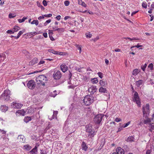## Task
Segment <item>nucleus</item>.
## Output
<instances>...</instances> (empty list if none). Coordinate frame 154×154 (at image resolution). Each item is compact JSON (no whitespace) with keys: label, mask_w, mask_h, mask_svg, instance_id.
I'll use <instances>...</instances> for the list:
<instances>
[{"label":"nucleus","mask_w":154,"mask_h":154,"mask_svg":"<svg viewBox=\"0 0 154 154\" xmlns=\"http://www.w3.org/2000/svg\"><path fill=\"white\" fill-rule=\"evenodd\" d=\"M61 75L60 71H58L57 72H54L53 74V76L54 79L57 80L60 79L61 77Z\"/></svg>","instance_id":"8"},{"label":"nucleus","mask_w":154,"mask_h":154,"mask_svg":"<svg viewBox=\"0 0 154 154\" xmlns=\"http://www.w3.org/2000/svg\"><path fill=\"white\" fill-rule=\"evenodd\" d=\"M27 17H23L22 19H19L18 20V22L19 23H21L27 19Z\"/></svg>","instance_id":"33"},{"label":"nucleus","mask_w":154,"mask_h":154,"mask_svg":"<svg viewBox=\"0 0 154 154\" xmlns=\"http://www.w3.org/2000/svg\"><path fill=\"white\" fill-rule=\"evenodd\" d=\"M94 98L92 95L86 96L83 100V102L85 105L89 106L94 101Z\"/></svg>","instance_id":"1"},{"label":"nucleus","mask_w":154,"mask_h":154,"mask_svg":"<svg viewBox=\"0 0 154 154\" xmlns=\"http://www.w3.org/2000/svg\"><path fill=\"white\" fill-rule=\"evenodd\" d=\"M149 127L150 128L149 129V131L152 132V130L154 129V125H152L151 123H149Z\"/></svg>","instance_id":"28"},{"label":"nucleus","mask_w":154,"mask_h":154,"mask_svg":"<svg viewBox=\"0 0 154 154\" xmlns=\"http://www.w3.org/2000/svg\"><path fill=\"white\" fill-rule=\"evenodd\" d=\"M10 91L8 90H5L4 92L2 94L1 98L2 100L8 101L10 99Z\"/></svg>","instance_id":"4"},{"label":"nucleus","mask_w":154,"mask_h":154,"mask_svg":"<svg viewBox=\"0 0 154 154\" xmlns=\"http://www.w3.org/2000/svg\"><path fill=\"white\" fill-rule=\"evenodd\" d=\"M64 4L65 6H67L69 5V2L68 1H65L64 2Z\"/></svg>","instance_id":"47"},{"label":"nucleus","mask_w":154,"mask_h":154,"mask_svg":"<svg viewBox=\"0 0 154 154\" xmlns=\"http://www.w3.org/2000/svg\"><path fill=\"white\" fill-rule=\"evenodd\" d=\"M142 7L145 9H146L147 8V4L145 2H143L142 4Z\"/></svg>","instance_id":"31"},{"label":"nucleus","mask_w":154,"mask_h":154,"mask_svg":"<svg viewBox=\"0 0 154 154\" xmlns=\"http://www.w3.org/2000/svg\"><path fill=\"white\" fill-rule=\"evenodd\" d=\"M143 117L144 118H147V117H148L150 113L149 104H147L146 105L143 106Z\"/></svg>","instance_id":"3"},{"label":"nucleus","mask_w":154,"mask_h":154,"mask_svg":"<svg viewBox=\"0 0 154 154\" xmlns=\"http://www.w3.org/2000/svg\"><path fill=\"white\" fill-rule=\"evenodd\" d=\"M31 117L29 116H27L25 117L24 119V122L26 123L28 122L29 121H31Z\"/></svg>","instance_id":"22"},{"label":"nucleus","mask_w":154,"mask_h":154,"mask_svg":"<svg viewBox=\"0 0 154 154\" xmlns=\"http://www.w3.org/2000/svg\"><path fill=\"white\" fill-rule=\"evenodd\" d=\"M148 68H150V70H152L153 68V64L152 63H150L148 65Z\"/></svg>","instance_id":"39"},{"label":"nucleus","mask_w":154,"mask_h":154,"mask_svg":"<svg viewBox=\"0 0 154 154\" xmlns=\"http://www.w3.org/2000/svg\"><path fill=\"white\" fill-rule=\"evenodd\" d=\"M122 149L121 147H118L116 149V151H117L116 153H119L121 151V150L122 151Z\"/></svg>","instance_id":"46"},{"label":"nucleus","mask_w":154,"mask_h":154,"mask_svg":"<svg viewBox=\"0 0 154 154\" xmlns=\"http://www.w3.org/2000/svg\"><path fill=\"white\" fill-rule=\"evenodd\" d=\"M147 66V64L145 63L143 66H141V68L143 71H144L145 70V68Z\"/></svg>","instance_id":"40"},{"label":"nucleus","mask_w":154,"mask_h":154,"mask_svg":"<svg viewBox=\"0 0 154 154\" xmlns=\"http://www.w3.org/2000/svg\"><path fill=\"white\" fill-rule=\"evenodd\" d=\"M151 152V150L150 149H148L147 150L146 154H150Z\"/></svg>","instance_id":"61"},{"label":"nucleus","mask_w":154,"mask_h":154,"mask_svg":"<svg viewBox=\"0 0 154 154\" xmlns=\"http://www.w3.org/2000/svg\"><path fill=\"white\" fill-rule=\"evenodd\" d=\"M37 147L36 146L35 147L33 148L30 151V152L32 154H34L36 153L37 152Z\"/></svg>","instance_id":"24"},{"label":"nucleus","mask_w":154,"mask_h":154,"mask_svg":"<svg viewBox=\"0 0 154 154\" xmlns=\"http://www.w3.org/2000/svg\"><path fill=\"white\" fill-rule=\"evenodd\" d=\"M139 73L138 70L137 69H134L133 70L132 74L133 75H136Z\"/></svg>","instance_id":"27"},{"label":"nucleus","mask_w":154,"mask_h":154,"mask_svg":"<svg viewBox=\"0 0 154 154\" xmlns=\"http://www.w3.org/2000/svg\"><path fill=\"white\" fill-rule=\"evenodd\" d=\"M46 80H47V78L44 75H40L36 78V81L37 84H41L43 86L45 85Z\"/></svg>","instance_id":"2"},{"label":"nucleus","mask_w":154,"mask_h":154,"mask_svg":"<svg viewBox=\"0 0 154 154\" xmlns=\"http://www.w3.org/2000/svg\"><path fill=\"white\" fill-rule=\"evenodd\" d=\"M52 15L51 14H45L44 15V17H51L52 16Z\"/></svg>","instance_id":"52"},{"label":"nucleus","mask_w":154,"mask_h":154,"mask_svg":"<svg viewBox=\"0 0 154 154\" xmlns=\"http://www.w3.org/2000/svg\"><path fill=\"white\" fill-rule=\"evenodd\" d=\"M24 32V30L20 31L18 34V36L20 37Z\"/></svg>","instance_id":"44"},{"label":"nucleus","mask_w":154,"mask_h":154,"mask_svg":"<svg viewBox=\"0 0 154 154\" xmlns=\"http://www.w3.org/2000/svg\"><path fill=\"white\" fill-rule=\"evenodd\" d=\"M11 106L14 108L20 109L22 106V105L15 102H13L11 104Z\"/></svg>","instance_id":"9"},{"label":"nucleus","mask_w":154,"mask_h":154,"mask_svg":"<svg viewBox=\"0 0 154 154\" xmlns=\"http://www.w3.org/2000/svg\"><path fill=\"white\" fill-rule=\"evenodd\" d=\"M96 78H95L93 79H91V81L92 82V83H96Z\"/></svg>","instance_id":"50"},{"label":"nucleus","mask_w":154,"mask_h":154,"mask_svg":"<svg viewBox=\"0 0 154 154\" xmlns=\"http://www.w3.org/2000/svg\"><path fill=\"white\" fill-rule=\"evenodd\" d=\"M81 147L82 149L85 151H86L88 148L86 144L84 142H82Z\"/></svg>","instance_id":"14"},{"label":"nucleus","mask_w":154,"mask_h":154,"mask_svg":"<svg viewBox=\"0 0 154 154\" xmlns=\"http://www.w3.org/2000/svg\"><path fill=\"white\" fill-rule=\"evenodd\" d=\"M125 140L126 141H127V142H131L134 141V138L132 136H130V137H128V138H127Z\"/></svg>","instance_id":"16"},{"label":"nucleus","mask_w":154,"mask_h":154,"mask_svg":"<svg viewBox=\"0 0 154 154\" xmlns=\"http://www.w3.org/2000/svg\"><path fill=\"white\" fill-rule=\"evenodd\" d=\"M99 83L101 86H104L105 85V82L102 80H101L100 81Z\"/></svg>","instance_id":"35"},{"label":"nucleus","mask_w":154,"mask_h":154,"mask_svg":"<svg viewBox=\"0 0 154 154\" xmlns=\"http://www.w3.org/2000/svg\"><path fill=\"white\" fill-rule=\"evenodd\" d=\"M58 113V111H54V114L53 115V119H54V118H55L56 117V116L57 114Z\"/></svg>","instance_id":"42"},{"label":"nucleus","mask_w":154,"mask_h":154,"mask_svg":"<svg viewBox=\"0 0 154 154\" xmlns=\"http://www.w3.org/2000/svg\"><path fill=\"white\" fill-rule=\"evenodd\" d=\"M16 15L15 14H12L11 13H10L9 15V17L10 18H14L16 17Z\"/></svg>","instance_id":"34"},{"label":"nucleus","mask_w":154,"mask_h":154,"mask_svg":"<svg viewBox=\"0 0 154 154\" xmlns=\"http://www.w3.org/2000/svg\"><path fill=\"white\" fill-rule=\"evenodd\" d=\"M85 35L87 38H91L92 36V35L90 33H86Z\"/></svg>","instance_id":"45"},{"label":"nucleus","mask_w":154,"mask_h":154,"mask_svg":"<svg viewBox=\"0 0 154 154\" xmlns=\"http://www.w3.org/2000/svg\"><path fill=\"white\" fill-rule=\"evenodd\" d=\"M71 17L70 16H66L64 17V20H66L67 19H71Z\"/></svg>","instance_id":"48"},{"label":"nucleus","mask_w":154,"mask_h":154,"mask_svg":"<svg viewBox=\"0 0 154 154\" xmlns=\"http://www.w3.org/2000/svg\"><path fill=\"white\" fill-rule=\"evenodd\" d=\"M133 100L134 102L136 103L138 105V106L140 107V98L138 96V94L136 91L134 92Z\"/></svg>","instance_id":"6"},{"label":"nucleus","mask_w":154,"mask_h":154,"mask_svg":"<svg viewBox=\"0 0 154 154\" xmlns=\"http://www.w3.org/2000/svg\"><path fill=\"white\" fill-rule=\"evenodd\" d=\"M43 4L45 6H46L47 5V4L46 1L44 0L42 2Z\"/></svg>","instance_id":"54"},{"label":"nucleus","mask_w":154,"mask_h":154,"mask_svg":"<svg viewBox=\"0 0 154 154\" xmlns=\"http://www.w3.org/2000/svg\"><path fill=\"white\" fill-rule=\"evenodd\" d=\"M41 154H47L46 152H45L43 150H41L40 152Z\"/></svg>","instance_id":"63"},{"label":"nucleus","mask_w":154,"mask_h":154,"mask_svg":"<svg viewBox=\"0 0 154 154\" xmlns=\"http://www.w3.org/2000/svg\"><path fill=\"white\" fill-rule=\"evenodd\" d=\"M8 107L5 105L1 106L0 107V109L3 112H5L8 110Z\"/></svg>","instance_id":"17"},{"label":"nucleus","mask_w":154,"mask_h":154,"mask_svg":"<svg viewBox=\"0 0 154 154\" xmlns=\"http://www.w3.org/2000/svg\"><path fill=\"white\" fill-rule=\"evenodd\" d=\"M48 51L54 54H60V53L61 52H59L57 51H55L53 50H49Z\"/></svg>","instance_id":"21"},{"label":"nucleus","mask_w":154,"mask_h":154,"mask_svg":"<svg viewBox=\"0 0 154 154\" xmlns=\"http://www.w3.org/2000/svg\"><path fill=\"white\" fill-rule=\"evenodd\" d=\"M56 92V91H54V93H52L50 94V96L52 97H56V96L57 95V94H55L54 93Z\"/></svg>","instance_id":"43"},{"label":"nucleus","mask_w":154,"mask_h":154,"mask_svg":"<svg viewBox=\"0 0 154 154\" xmlns=\"http://www.w3.org/2000/svg\"><path fill=\"white\" fill-rule=\"evenodd\" d=\"M38 59L36 58H34L29 63V65L30 66H32L37 63Z\"/></svg>","instance_id":"13"},{"label":"nucleus","mask_w":154,"mask_h":154,"mask_svg":"<svg viewBox=\"0 0 154 154\" xmlns=\"http://www.w3.org/2000/svg\"><path fill=\"white\" fill-rule=\"evenodd\" d=\"M48 31V34L49 36L52 35L53 34V31L52 30H49Z\"/></svg>","instance_id":"49"},{"label":"nucleus","mask_w":154,"mask_h":154,"mask_svg":"<svg viewBox=\"0 0 154 154\" xmlns=\"http://www.w3.org/2000/svg\"><path fill=\"white\" fill-rule=\"evenodd\" d=\"M17 139L18 140L21 142L23 143L25 142V138L23 135H19Z\"/></svg>","instance_id":"12"},{"label":"nucleus","mask_w":154,"mask_h":154,"mask_svg":"<svg viewBox=\"0 0 154 154\" xmlns=\"http://www.w3.org/2000/svg\"><path fill=\"white\" fill-rule=\"evenodd\" d=\"M143 81L142 80H139L138 81L136 82V85L138 87L142 84Z\"/></svg>","instance_id":"23"},{"label":"nucleus","mask_w":154,"mask_h":154,"mask_svg":"<svg viewBox=\"0 0 154 154\" xmlns=\"http://www.w3.org/2000/svg\"><path fill=\"white\" fill-rule=\"evenodd\" d=\"M31 23L32 24H35L36 26L38 24V20H34Z\"/></svg>","instance_id":"30"},{"label":"nucleus","mask_w":154,"mask_h":154,"mask_svg":"<svg viewBox=\"0 0 154 154\" xmlns=\"http://www.w3.org/2000/svg\"><path fill=\"white\" fill-rule=\"evenodd\" d=\"M138 12V10L137 11H135L132 12L131 14V16H133L134 14H136V13H137Z\"/></svg>","instance_id":"60"},{"label":"nucleus","mask_w":154,"mask_h":154,"mask_svg":"<svg viewBox=\"0 0 154 154\" xmlns=\"http://www.w3.org/2000/svg\"><path fill=\"white\" fill-rule=\"evenodd\" d=\"M43 35L45 38H47V34L46 32L44 33L43 34Z\"/></svg>","instance_id":"64"},{"label":"nucleus","mask_w":154,"mask_h":154,"mask_svg":"<svg viewBox=\"0 0 154 154\" xmlns=\"http://www.w3.org/2000/svg\"><path fill=\"white\" fill-rule=\"evenodd\" d=\"M61 16L60 15H58L55 17V18L58 20H59L60 19Z\"/></svg>","instance_id":"53"},{"label":"nucleus","mask_w":154,"mask_h":154,"mask_svg":"<svg viewBox=\"0 0 154 154\" xmlns=\"http://www.w3.org/2000/svg\"><path fill=\"white\" fill-rule=\"evenodd\" d=\"M105 143V139L104 138H103L101 140V143L100 146V149H101L103 146V145H104Z\"/></svg>","instance_id":"20"},{"label":"nucleus","mask_w":154,"mask_h":154,"mask_svg":"<svg viewBox=\"0 0 154 154\" xmlns=\"http://www.w3.org/2000/svg\"><path fill=\"white\" fill-rule=\"evenodd\" d=\"M97 74H98L99 77L100 79H102L103 77V74L102 73L99 72L97 73Z\"/></svg>","instance_id":"38"},{"label":"nucleus","mask_w":154,"mask_h":154,"mask_svg":"<svg viewBox=\"0 0 154 154\" xmlns=\"http://www.w3.org/2000/svg\"><path fill=\"white\" fill-rule=\"evenodd\" d=\"M91 128V126L89 125H87L85 126L86 132L88 133V136L91 137H93L95 134V132L92 130Z\"/></svg>","instance_id":"5"},{"label":"nucleus","mask_w":154,"mask_h":154,"mask_svg":"<svg viewBox=\"0 0 154 154\" xmlns=\"http://www.w3.org/2000/svg\"><path fill=\"white\" fill-rule=\"evenodd\" d=\"M65 30V29L63 28H59L55 29L54 31H57L59 33H62Z\"/></svg>","instance_id":"19"},{"label":"nucleus","mask_w":154,"mask_h":154,"mask_svg":"<svg viewBox=\"0 0 154 154\" xmlns=\"http://www.w3.org/2000/svg\"><path fill=\"white\" fill-rule=\"evenodd\" d=\"M115 121L117 122H118L121 121V119L120 118H116L115 119Z\"/></svg>","instance_id":"55"},{"label":"nucleus","mask_w":154,"mask_h":154,"mask_svg":"<svg viewBox=\"0 0 154 154\" xmlns=\"http://www.w3.org/2000/svg\"><path fill=\"white\" fill-rule=\"evenodd\" d=\"M20 29V28L19 26H14L13 28V31L14 32H17V31L19 30Z\"/></svg>","instance_id":"29"},{"label":"nucleus","mask_w":154,"mask_h":154,"mask_svg":"<svg viewBox=\"0 0 154 154\" xmlns=\"http://www.w3.org/2000/svg\"><path fill=\"white\" fill-rule=\"evenodd\" d=\"M99 91L100 92L105 93L106 92V88L101 87L99 89Z\"/></svg>","instance_id":"26"},{"label":"nucleus","mask_w":154,"mask_h":154,"mask_svg":"<svg viewBox=\"0 0 154 154\" xmlns=\"http://www.w3.org/2000/svg\"><path fill=\"white\" fill-rule=\"evenodd\" d=\"M27 87L30 89L32 90L35 88L36 86V83L33 80L29 81L27 83Z\"/></svg>","instance_id":"7"},{"label":"nucleus","mask_w":154,"mask_h":154,"mask_svg":"<svg viewBox=\"0 0 154 154\" xmlns=\"http://www.w3.org/2000/svg\"><path fill=\"white\" fill-rule=\"evenodd\" d=\"M25 112L23 110H18L16 112V115L17 116H19L20 114L22 115H24Z\"/></svg>","instance_id":"15"},{"label":"nucleus","mask_w":154,"mask_h":154,"mask_svg":"<svg viewBox=\"0 0 154 154\" xmlns=\"http://www.w3.org/2000/svg\"><path fill=\"white\" fill-rule=\"evenodd\" d=\"M80 12H82L83 13H88L89 14H92V12L90 10H85V11H80Z\"/></svg>","instance_id":"37"},{"label":"nucleus","mask_w":154,"mask_h":154,"mask_svg":"<svg viewBox=\"0 0 154 154\" xmlns=\"http://www.w3.org/2000/svg\"><path fill=\"white\" fill-rule=\"evenodd\" d=\"M23 147L25 149L27 150H30L32 147L29 145H26L23 146Z\"/></svg>","instance_id":"25"},{"label":"nucleus","mask_w":154,"mask_h":154,"mask_svg":"<svg viewBox=\"0 0 154 154\" xmlns=\"http://www.w3.org/2000/svg\"><path fill=\"white\" fill-rule=\"evenodd\" d=\"M103 115L102 114L97 115V124L100 123L102 120Z\"/></svg>","instance_id":"11"},{"label":"nucleus","mask_w":154,"mask_h":154,"mask_svg":"<svg viewBox=\"0 0 154 154\" xmlns=\"http://www.w3.org/2000/svg\"><path fill=\"white\" fill-rule=\"evenodd\" d=\"M51 21V20L49 19L47 20H46L45 22L44 23V26H46L47 25V24L48 23H50Z\"/></svg>","instance_id":"36"},{"label":"nucleus","mask_w":154,"mask_h":154,"mask_svg":"<svg viewBox=\"0 0 154 154\" xmlns=\"http://www.w3.org/2000/svg\"><path fill=\"white\" fill-rule=\"evenodd\" d=\"M145 119L144 120L143 123L144 124H147L148 123H150L151 122V119L150 118H149L148 117L147 118H144Z\"/></svg>","instance_id":"18"},{"label":"nucleus","mask_w":154,"mask_h":154,"mask_svg":"<svg viewBox=\"0 0 154 154\" xmlns=\"http://www.w3.org/2000/svg\"><path fill=\"white\" fill-rule=\"evenodd\" d=\"M130 123V122H128L127 123H126L125 125H124V126L123 127V128H125L126 127H127Z\"/></svg>","instance_id":"62"},{"label":"nucleus","mask_w":154,"mask_h":154,"mask_svg":"<svg viewBox=\"0 0 154 154\" xmlns=\"http://www.w3.org/2000/svg\"><path fill=\"white\" fill-rule=\"evenodd\" d=\"M142 46V45H137L136 46H132V47H131V48H134V47H136V48H139L140 47H141Z\"/></svg>","instance_id":"57"},{"label":"nucleus","mask_w":154,"mask_h":154,"mask_svg":"<svg viewBox=\"0 0 154 154\" xmlns=\"http://www.w3.org/2000/svg\"><path fill=\"white\" fill-rule=\"evenodd\" d=\"M61 70L63 72H65L68 70V67L65 64H63L60 66Z\"/></svg>","instance_id":"10"},{"label":"nucleus","mask_w":154,"mask_h":154,"mask_svg":"<svg viewBox=\"0 0 154 154\" xmlns=\"http://www.w3.org/2000/svg\"><path fill=\"white\" fill-rule=\"evenodd\" d=\"M7 32L8 33L10 34H13L14 33V32H13L11 30H8L7 31Z\"/></svg>","instance_id":"51"},{"label":"nucleus","mask_w":154,"mask_h":154,"mask_svg":"<svg viewBox=\"0 0 154 154\" xmlns=\"http://www.w3.org/2000/svg\"><path fill=\"white\" fill-rule=\"evenodd\" d=\"M0 132L2 133V134H5L6 133V131L1 129H0Z\"/></svg>","instance_id":"58"},{"label":"nucleus","mask_w":154,"mask_h":154,"mask_svg":"<svg viewBox=\"0 0 154 154\" xmlns=\"http://www.w3.org/2000/svg\"><path fill=\"white\" fill-rule=\"evenodd\" d=\"M69 73L68 75V77L69 78V79H70L71 78L72 75V74L70 71H69Z\"/></svg>","instance_id":"59"},{"label":"nucleus","mask_w":154,"mask_h":154,"mask_svg":"<svg viewBox=\"0 0 154 154\" xmlns=\"http://www.w3.org/2000/svg\"><path fill=\"white\" fill-rule=\"evenodd\" d=\"M154 9V2H152L151 5V7L149 8V10Z\"/></svg>","instance_id":"41"},{"label":"nucleus","mask_w":154,"mask_h":154,"mask_svg":"<svg viewBox=\"0 0 154 154\" xmlns=\"http://www.w3.org/2000/svg\"><path fill=\"white\" fill-rule=\"evenodd\" d=\"M118 153V154H125V152L124 150L122 149V151H120Z\"/></svg>","instance_id":"56"},{"label":"nucleus","mask_w":154,"mask_h":154,"mask_svg":"<svg viewBox=\"0 0 154 154\" xmlns=\"http://www.w3.org/2000/svg\"><path fill=\"white\" fill-rule=\"evenodd\" d=\"M93 88H90L89 89V91L90 92H91V94H93L96 91L95 89L94 90L93 89Z\"/></svg>","instance_id":"32"}]
</instances>
